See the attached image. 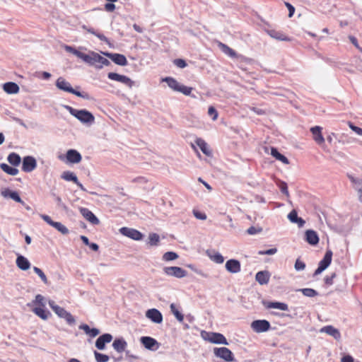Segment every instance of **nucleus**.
I'll use <instances>...</instances> for the list:
<instances>
[{
	"mask_svg": "<svg viewBox=\"0 0 362 362\" xmlns=\"http://www.w3.org/2000/svg\"><path fill=\"white\" fill-rule=\"evenodd\" d=\"M64 49L82 59L86 64L94 66L98 69H101L104 66H108L110 62L106 58L102 57L98 53L93 51H88L84 53L81 50L86 49L85 47H80L78 49L69 45H64Z\"/></svg>",
	"mask_w": 362,
	"mask_h": 362,
	"instance_id": "nucleus-1",
	"label": "nucleus"
},
{
	"mask_svg": "<svg viewBox=\"0 0 362 362\" xmlns=\"http://www.w3.org/2000/svg\"><path fill=\"white\" fill-rule=\"evenodd\" d=\"M64 107L86 127H90L95 123L94 115L87 110H78L66 105Z\"/></svg>",
	"mask_w": 362,
	"mask_h": 362,
	"instance_id": "nucleus-2",
	"label": "nucleus"
},
{
	"mask_svg": "<svg viewBox=\"0 0 362 362\" xmlns=\"http://www.w3.org/2000/svg\"><path fill=\"white\" fill-rule=\"evenodd\" d=\"M56 86L58 89L64 92L72 93L76 96L88 99L87 93H82L78 90H74L69 82L66 81L63 77H59L56 81Z\"/></svg>",
	"mask_w": 362,
	"mask_h": 362,
	"instance_id": "nucleus-3",
	"label": "nucleus"
},
{
	"mask_svg": "<svg viewBox=\"0 0 362 362\" xmlns=\"http://www.w3.org/2000/svg\"><path fill=\"white\" fill-rule=\"evenodd\" d=\"M201 336L205 341L216 344L228 345L226 338L221 333L202 331Z\"/></svg>",
	"mask_w": 362,
	"mask_h": 362,
	"instance_id": "nucleus-4",
	"label": "nucleus"
},
{
	"mask_svg": "<svg viewBox=\"0 0 362 362\" xmlns=\"http://www.w3.org/2000/svg\"><path fill=\"white\" fill-rule=\"evenodd\" d=\"M163 81L167 83L168 86L175 91L180 92L185 95H190L192 88L186 86L172 77H165Z\"/></svg>",
	"mask_w": 362,
	"mask_h": 362,
	"instance_id": "nucleus-5",
	"label": "nucleus"
},
{
	"mask_svg": "<svg viewBox=\"0 0 362 362\" xmlns=\"http://www.w3.org/2000/svg\"><path fill=\"white\" fill-rule=\"evenodd\" d=\"M214 354L216 357H218L225 361L232 362L234 361L233 354L226 347L214 348Z\"/></svg>",
	"mask_w": 362,
	"mask_h": 362,
	"instance_id": "nucleus-6",
	"label": "nucleus"
},
{
	"mask_svg": "<svg viewBox=\"0 0 362 362\" xmlns=\"http://www.w3.org/2000/svg\"><path fill=\"white\" fill-rule=\"evenodd\" d=\"M40 216L43 219L47 224L54 228L59 232L63 235H66L69 233V229L62 223L56 222L52 220V218L46 214H40Z\"/></svg>",
	"mask_w": 362,
	"mask_h": 362,
	"instance_id": "nucleus-7",
	"label": "nucleus"
},
{
	"mask_svg": "<svg viewBox=\"0 0 362 362\" xmlns=\"http://www.w3.org/2000/svg\"><path fill=\"white\" fill-rule=\"evenodd\" d=\"M332 258V252L327 250L323 259L319 262L317 269L315 272V275H318L325 271L331 264Z\"/></svg>",
	"mask_w": 362,
	"mask_h": 362,
	"instance_id": "nucleus-8",
	"label": "nucleus"
},
{
	"mask_svg": "<svg viewBox=\"0 0 362 362\" xmlns=\"http://www.w3.org/2000/svg\"><path fill=\"white\" fill-rule=\"evenodd\" d=\"M119 233L134 240H141L144 237L140 231L132 228L122 227L119 229Z\"/></svg>",
	"mask_w": 362,
	"mask_h": 362,
	"instance_id": "nucleus-9",
	"label": "nucleus"
},
{
	"mask_svg": "<svg viewBox=\"0 0 362 362\" xmlns=\"http://www.w3.org/2000/svg\"><path fill=\"white\" fill-rule=\"evenodd\" d=\"M107 77L109 79L120 82L127 86L130 88H132L133 86L134 85V82L130 78L124 75H120L117 73L110 72L107 74Z\"/></svg>",
	"mask_w": 362,
	"mask_h": 362,
	"instance_id": "nucleus-10",
	"label": "nucleus"
},
{
	"mask_svg": "<svg viewBox=\"0 0 362 362\" xmlns=\"http://www.w3.org/2000/svg\"><path fill=\"white\" fill-rule=\"evenodd\" d=\"M164 273L170 276H174L178 279L187 276V272L179 267H165L163 268Z\"/></svg>",
	"mask_w": 362,
	"mask_h": 362,
	"instance_id": "nucleus-11",
	"label": "nucleus"
},
{
	"mask_svg": "<svg viewBox=\"0 0 362 362\" xmlns=\"http://www.w3.org/2000/svg\"><path fill=\"white\" fill-rule=\"evenodd\" d=\"M37 167L36 159L30 156H25L22 162V170L25 173L33 171Z\"/></svg>",
	"mask_w": 362,
	"mask_h": 362,
	"instance_id": "nucleus-12",
	"label": "nucleus"
},
{
	"mask_svg": "<svg viewBox=\"0 0 362 362\" xmlns=\"http://www.w3.org/2000/svg\"><path fill=\"white\" fill-rule=\"evenodd\" d=\"M252 329L257 332H267L270 328V323L266 320H257L251 323Z\"/></svg>",
	"mask_w": 362,
	"mask_h": 362,
	"instance_id": "nucleus-13",
	"label": "nucleus"
},
{
	"mask_svg": "<svg viewBox=\"0 0 362 362\" xmlns=\"http://www.w3.org/2000/svg\"><path fill=\"white\" fill-rule=\"evenodd\" d=\"M145 315L148 319L154 323L160 324L163 322V315L156 308L148 309L146 310Z\"/></svg>",
	"mask_w": 362,
	"mask_h": 362,
	"instance_id": "nucleus-14",
	"label": "nucleus"
},
{
	"mask_svg": "<svg viewBox=\"0 0 362 362\" xmlns=\"http://www.w3.org/2000/svg\"><path fill=\"white\" fill-rule=\"evenodd\" d=\"M140 341L146 349L149 350L156 351L159 347L158 341L151 337H142Z\"/></svg>",
	"mask_w": 362,
	"mask_h": 362,
	"instance_id": "nucleus-15",
	"label": "nucleus"
},
{
	"mask_svg": "<svg viewBox=\"0 0 362 362\" xmlns=\"http://www.w3.org/2000/svg\"><path fill=\"white\" fill-rule=\"evenodd\" d=\"M66 163H78L82 160V156L78 151L75 149H69L66 153Z\"/></svg>",
	"mask_w": 362,
	"mask_h": 362,
	"instance_id": "nucleus-16",
	"label": "nucleus"
},
{
	"mask_svg": "<svg viewBox=\"0 0 362 362\" xmlns=\"http://www.w3.org/2000/svg\"><path fill=\"white\" fill-rule=\"evenodd\" d=\"M102 54L103 55L109 57L116 64H118L120 66H126L127 64V60L123 54H117V53H109V52H102Z\"/></svg>",
	"mask_w": 362,
	"mask_h": 362,
	"instance_id": "nucleus-17",
	"label": "nucleus"
},
{
	"mask_svg": "<svg viewBox=\"0 0 362 362\" xmlns=\"http://www.w3.org/2000/svg\"><path fill=\"white\" fill-rule=\"evenodd\" d=\"M320 333H326L327 334L332 336L335 339L339 340L341 338V334L338 329L334 327L332 325H327L322 327L320 329Z\"/></svg>",
	"mask_w": 362,
	"mask_h": 362,
	"instance_id": "nucleus-18",
	"label": "nucleus"
},
{
	"mask_svg": "<svg viewBox=\"0 0 362 362\" xmlns=\"http://www.w3.org/2000/svg\"><path fill=\"white\" fill-rule=\"evenodd\" d=\"M80 213L87 221H88L92 224L98 225L100 223L99 219L88 209L81 208Z\"/></svg>",
	"mask_w": 362,
	"mask_h": 362,
	"instance_id": "nucleus-19",
	"label": "nucleus"
},
{
	"mask_svg": "<svg viewBox=\"0 0 362 362\" xmlns=\"http://www.w3.org/2000/svg\"><path fill=\"white\" fill-rule=\"evenodd\" d=\"M112 339V336L110 334H104L97 339L95 341V346L99 350H103L105 347V344L110 343Z\"/></svg>",
	"mask_w": 362,
	"mask_h": 362,
	"instance_id": "nucleus-20",
	"label": "nucleus"
},
{
	"mask_svg": "<svg viewBox=\"0 0 362 362\" xmlns=\"http://www.w3.org/2000/svg\"><path fill=\"white\" fill-rule=\"evenodd\" d=\"M305 241L311 245H316L319 243V237L317 233L313 230H307L305 233Z\"/></svg>",
	"mask_w": 362,
	"mask_h": 362,
	"instance_id": "nucleus-21",
	"label": "nucleus"
},
{
	"mask_svg": "<svg viewBox=\"0 0 362 362\" xmlns=\"http://www.w3.org/2000/svg\"><path fill=\"white\" fill-rule=\"evenodd\" d=\"M313 139L319 144L322 145L325 143V139L322 134V128L319 126L313 127L310 129Z\"/></svg>",
	"mask_w": 362,
	"mask_h": 362,
	"instance_id": "nucleus-22",
	"label": "nucleus"
},
{
	"mask_svg": "<svg viewBox=\"0 0 362 362\" xmlns=\"http://www.w3.org/2000/svg\"><path fill=\"white\" fill-rule=\"evenodd\" d=\"M226 269L230 273H238L240 271V263L236 259H229L226 263Z\"/></svg>",
	"mask_w": 362,
	"mask_h": 362,
	"instance_id": "nucleus-23",
	"label": "nucleus"
},
{
	"mask_svg": "<svg viewBox=\"0 0 362 362\" xmlns=\"http://www.w3.org/2000/svg\"><path fill=\"white\" fill-rule=\"evenodd\" d=\"M220 49L226 55L229 56L231 58H242L243 57L241 55L237 54V53L230 47H229L228 45L219 42L218 45Z\"/></svg>",
	"mask_w": 362,
	"mask_h": 362,
	"instance_id": "nucleus-24",
	"label": "nucleus"
},
{
	"mask_svg": "<svg viewBox=\"0 0 362 362\" xmlns=\"http://www.w3.org/2000/svg\"><path fill=\"white\" fill-rule=\"evenodd\" d=\"M16 263L17 267L23 271H26L30 267V262L23 255L17 257Z\"/></svg>",
	"mask_w": 362,
	"mask_h": 362,
	"instance_id": "nucleus-25",
	"label": "nucleus"
},
{
	"mask_svg": "<svg viewBox=\"0 0 362 362\" xmlns=\"http://www.w3.org/2000/svg\"><path fill=\"white\" fill-rule=\"evenodd\" d=\"M48 304L52 310L56 313V315H57V316L61 318L64 317L68 313V311H66L64 308L57 305L52 300H49L48 301Z\"/></svg>",
	"mask_w": 362,
	"mask_h": 362,
	"instance_id": "nucleus-26",
	"label": "nucleus"
},
{
	"mask_svg": "<svg viewBox=\"0 0 362 362\" xmlns=\"http://www.w3.org/2000/svg\"><path fill=\"white\" fill-rule=\"evenodd\" d=\"M270 274L267 271L258 272L256 274L255 279L261 285L267 284L269 281Z\"/></svg>",
	"mask_w": 362,
	"mask_h": 362,
	"instance_id": "nucleus-27",
	"label": "nucleus"
},
{
	"mask_svg": "<svg viewBox=\"0 0 362 362\" xmlns=\"http://www.w3.org/2000/svg\"><path fill=\"white\" fill-rule=\"evenodd\" d=\"M79 329L84 331V332L89 337L93 338L100 334V331L97 328H90L86 324H82L79 326Z\"/></svg>",
	"mask_w": 362,
	"mask_h": 362,
	"instance_id": "nucleus-28",
	"label": "nucleus"
},
{
	"mask_svg": "<svg viewBox=\"0 0 362 362\" xmlns=\"http://www.w3.org/2000/svg\"><path fill=\"white\" fill-rule=\"evenodd\" d=\"M350 181L354 184V187L358 192L359 199L362 202V179L356 178L352 175H349Z\"/></svg>",
	"mask_w": 362,
	"mask_h": 362,
	"instance_id": "nucleus-29",
	"label": "nucleus"
},
{
	"mask_svg": "<svg viewBox=\"0 0 362 362\" xmlns=\"http://www.w3.org/2000/svg\"><path fill=\"white\" fill-rule=\"evenodd\" d=\"M196 144L199 147L200 150L207 156H211V151L208 146V144L202 139H197L195 141Z\"/></svg>",
	"mask_w": 362,
	"mask_h": 362,
	"instance_id": "nucleus-30",
	"label": "nucleus"
},
{
	"mask_svg": "<svg viewBox=\"0 0 362 362\" xmlns=\"http://www.w3.org/2000/svg\"><path fill=\"white\" fill-rule=\"evenodd\" d=\"M265 306L267 308L278 309L283 311H287L288 310V305L281 302H267L265 303Z\"/></svg>",
	"mask_w": 362,
	"mask_h": 362,
	"instance_id": "nucleus-31",
	"label": "nucleus"
},
{
	"mask_svg": "<svg viewBox=\"0 0 362 362\" xmlns=\"http://www.w3.org/2000/svg\"><path fill=\"white\" fill-rule=\"evenodd\" d=\"M4 90L8 94H15L19 91L18 86L13 82H7L3 86Z\"/></svg>",
	"mask_w": 362,
	"mask_h": 362,
	"instance_id": "nucleus-32",
	"label": "nucleus"
},
{
	"mask_svg": "<svg viewBox=\"0 0 362 362\" xmlns=\"http://www.w3.org/2000/svg\"><path fill=\"white\" fill-rule=\"evenodd\" d=\"M33 312L42 320H47L50 313L45 309V307L39 306L33 309Z\"/></svg>",
	"mask_w": 362,
	"mask_h": 362,
	"instance_id": "nucleus-33",
	"label": "nucleus"
},
{
	"mask_svg": "<svg viewBox=\"0 0 362 362\" xmlns=\"http://www.w3.org/2000/svg\"><path fill=\"white\" fill-rule=\"evenodd\" d=\"M267 33L269 35L276 40H281V41H287L289 39L281 32L276 31L274 30H268Z\"/></svg>",
	"mask_w": 362,
	"mask_h": 362,
	"instance_id": "nucleus-34",
	"label": "nucleus"
},
{
	"mask_svg": "<svg viewBox=\"0 0 362 362\" xmlns=\"http://www.w3.org/2000/svg\"><path fill=\"white\" fill-rule=\"evenodd\" d=\"M112 346L117 352L121 353L124 351L127 342L122 339H117L114 341Z\"/></svg>",
	"mask_w": 362,
	"mask_h": 362,
	"instance_id": "nucleus-35",
	"label": "nucleus"
},
{
	"mask_svg": "<svg viewBox=\"0 0 362 362\" xmlns=\"http://www.w3.org/2000/svg\"><path fill=\"white\" fill-rule=\"evenodd\" d=\"M7 160L10 164L14 166H18L21 163V158L18 154L11 153L8 156Z\"/></svg>",
	"mask_w": 362,
	"mask_h": 362,
	"instance_id": "nucleus-36",
	"label": "nucleus"
},
{
	"mask_svg": "<svg viewBox=\"0 0 362 362\" xmlns=\"http://www.w3.org/2000/svg\"><path fill=\"white\" fill-rule=\"evenodd\" d=\"M0 168L4 172L10 175H16L18 173V170L17 168L11 167L6 163H1Z\"/></svg>",
	"mask_w": 362,
	"mask_h": 362,
	"instance_id": "nucleus-37",
	"label": "nucleus"
},
{
	"mask_svg": "<svg viewBox=\"0 0 362 362\" xmlns=\"http://www.w3.org/2000/svg\"><path fill=\"white\" fill-rule=\"evenodd\" d=\"M170 311L172 312V313L174 315V316L175 317V318L180 322H182L183 320H184V316L179 311V310L177 309V306L174 303H172L170 306Z\"/></svg>",
	"mask_w": 362,
	"mask_h": 362,
	"instance_id": "nucleus-38",
	"label": "nucleus"
},
{
	"mask_svg": "<svg viewBox=\"0 0 362 362\" xmlns=\"http://www.w3.org/2000/svg\"><path fill=\"white\" fill-rule=\"evenodd\" d=\"M62 178L66 181H71L73 182H78V178L76 175L70 171H64L62 174Z\"/></svg>",
	"mask_w": 362,
	"mask_h": 362,
	"instance_id": "nucleus-39",
	"label": "nucleus"
},
{
	"mask_svg": "<svg viewBox=\"0 0 362 362\" xmlns=\"http://www.w3.org/2000/svg\"><path fill=\"white\" fill-rule=\"evenodd\" d=\"M209 257L213 262L217 264H222L224 262V257L219 252H215L213 254H209Z\"/></svg>",
	"mask_w": 362,
	"mask_h": 362,
	"instance_id": "nucleus-40",
	"label": "nucleus"
},
{
	"mask_svg": "<svg viewBox=\"0 0 362 362\" xmlns=\"http://www.w3.org/2000/svg\"><path fill=\"white\" fill-rule=\"evenodd\" d=\"M178 258V255L175 252H167L163 255V260L170 262Z\"/></svg>",
	"mask_w": 362,
	"mask_h": 362,
	"instance_id": "nucleus-41",
	"label": "nucleus"
},
{
	"mask_svg": "<svg viewBox=\"0 0 362 362\" xmlns=\"http://www.w3.org/2000/svg\"><path fill=\"white\" fill-rule=\"evenodd\" d=\"M160 241V237L157 233H150L148 235V244L151 246L157 245Z\"/></svg>",
	"mask_w": 362,
	"mask_h": 362,
	"instance_id": "nucleus-42",
	"label": "nucleus"
},
{
	"mask_svg": "<svg viewBox=\"0 0 362 362\" xmlns=\"http://www.w3.org/2000/svg\"><path fill=\"white\" fill-rule=\"evenodd\" d=\"M298 291H300L305 296L307 297H315L317 296V292L313 288H301L299 289Z\"/></svg>",
	"mask_w": 362,
	"mask_h": 362,
	"instance_id": "nucleus-43",
	"label": "nucleus"
},
{
	"mask_svg": "<svg viewBox=\"0 0 362 362\" xmlns=\"http://www.w3.org/2000/svg\"><path fill=\"white\" fill-rule=\"evenodd\" d=\"M33 271L35 272V274H37L39 276V277L41 279V280L45 284H48L47 278L46 275L45 274V273L42 271L41 269H40L37 267H34Z\"/></svg>",
	"mask_w": 362,
	"mask_h": 362,
	"instance_id": "nucleus-44",
	"label": "nucleus"
},
{
	"mask_svg": "<svg viewBox=\"0 0 362 362\" xmlns=\"http://www.w3.org/2000/svg\"><path fill=\"white\" fill-rule=\"evenodd\" d=\"M95 357L97 362H107L109 360L108 356L97 351H95Z\"/></svg>",
	"mask_w": 362,
	"mask_h": 362,
	"instance_id": "nucleus-45",
	"label": "nucleus"
},
{
	"mask_svg": "<svg viewBox=\"0 0 362 362\" xmlns=\"http://www.w3.org/2000/svg\"><path fill=\"white\" fill-rule=\"evenodd\" d=\"M32 303L39 305L40 306L42 307H45L44 296H42L40 294H37Z\"/></svg>",
	"mask_w": 362,
	"mask_h": 362,
	"instance_id": "nucleus-46",
	"label": "nucleus"
},
{
	"mask_svg": "<svg viewBox=\"0 0 362 362\" xmlns=\"http://www.w3.org/2000/svg\"><path fill=\"white\" fill-rule=\"evenodd\" d=\"M278 185L279 187L280 188L281 192L283 194H284L286 197H289L287 184L285 182L279 181Z\"/></svg>",
	"mask_w": 362,
	"mask_h": 362,
	"instance_id": "nucleus-47",
	"label": "nucleus"
},
{
	"mask_svg": "<svg viewBox=\"0 0 362 362\" xmlns=\"http://www.w3.org/2000/svg\"><path fill=\"white\" fill-rule=\"evenodd\" d=\"M62 318L64 319L69 325H73L76 323L75 317L69 312Z\"/></svg>",
	"mask_w": 362,
	"mask_h": 362,
	"instance_id": "nucleus-48",
	"label": "nucleus"
},
{
	"mask_svg": "<svg viewBox=\"0 0 362 362\" xmlns=\"http://www.w3.org/2000/svg\"><path fill=\"white\" fill-rule=\"evenodd\" d=\"M295 269L298 272L303 271L305 268V264L300 260L299 259H297L295 265H294Z\"/></svg>",
	"mask_w": 362,
	"mask_h": 362,
	"instance_id": "nucleus-49",
	"label": "nucleus"
},
{
	"mask_svg": "<svg viewBox=\"0 0 362 362\" xmlns=\"http://www.w3.org/2000/svg\"><path fill=\"white\" fill-rule=\"evenodd\" d=\"M10 198L18 203H21L22 205H25V202L21 199L18 192H13V193H11Z\"/></svg>",
	"mask_w": 362,
	"mask_h": 362,
	"instance_id": "nucleus-50",
	"label": "nucleus"
},
{
	"mask_svg": "<svg viewBox=\"0 0 362 362\" xmlns=\"http://www.w3.org/2000/svg\"><path fill=\"white\" fill-rule=\"evenodd\" d=\"M276 252H277L276 248H271V249H269L267 250H260L258 252V254L260 255H273L276 254Z\"/></svg>",
	"mask_w": 362,
	"mask_h": 362,
	"instance_id": "nucleus-51",
	"label": "nucleus"
},
{
	"mask_svg": "<svg viewBox=\"0 0 362 362\" xmlns=\"http://www.w3.org/2000/svg\"><path fill=\"white\" fill-rule=\"evenodd\" d=\"M349 127L350 129L354 131L356 134L362 136V128L355 126L353 123L349 122Z\"/></svg>",
	"mask_w": 362,
	"mask_h": 362,
	"instance_id": "nucleus-52",
	"label": "nucleus"
},
{
	"mask_svg": "<svg viewBox=\"0 0 362 362\" xmlns=\"http://www.w3.org/2000/svg\"><path fill=\"white\" fill-rule=\"evenodd\" d=\"M208 115L212 117L213 120H216L218 117V112L212 106L209 107Z\"/></svg>",
	"mask_w": 362,
	"mask_h": 362,
	"instance_id": "nucleus-53",
	"label": "nucleus"
},
{
	"mask_svg": "<svg viewBox=\"0 0 362 362\" xmlns=\"http://www.w3.org/2000/svg\"><path fill=\"white\" fill-rule=\"evenodd\" d=\"M299 217L296 210H292L288 215V218L291 223H295Z\"/></svg>",
	"mask_w": 362,
	"mask_h": 362,
	"instance_id": "nucleus-54",
	"label": "nucleus"
},
{
	"mask_svg": "<svg viewBox=\"0 0 362 362\" xmlns=\"http://www.w3.org/2000/svg\"><path fill=\"white\" fill-rule=\"evenodd\" d=\"M174 64L181 69L187 66V63L185 62V61L181 59H175Z\"/></svg>",
	"mask_w": 362,
	"mask_h": 362,
	"instance_id": "nucleus-55",
	"label": "nucleus"
},
{
	"mask_svg": "<svg viewBox=\"0 0 362 362\" xmlns=\"http://www.w3.org/2000/svg\"><path fill=\"white\" fill-rule=\"evenodd\" d=\"M261 231H262V229L260 228H256L254 226H251L247 230V233L249 235H255V234L260 233Z\"/></svg>",
	"mask_w": 362,
	"mask_h": 362,
	"instance_id": "nucleus-56",
	"label": "nucleus"
},
{
	"mask_svg": "<svg viewBox=\"0 0 362 362\" xmlns=\"http://www.w3.org/2000/svg\"><path fill=\"white\" fill-rule=\"evenodd\" d=\"M271 155L278 160L282 156V154H281L276 148L273 147L271 149Z\"/></svg>",
	"mask_w": 362,
	"mask_h": 362,
	"instance_id": "nucleus-57",
	"label": "nucleus"
},
{
	"mask_svg": "<svg viewBox=\"0 0 362 362\" xmlns=\"http://www.w3.org/2000/svg\"><path fill=\"white\" fill-rule=\"evenodd\" d=\"M194 215L199 220H205L206 218V216L205 214L197 211H194Z\"/></svg>",
	"mask_w": 362,
	"mask_h": 362,
	"instance_id": "nucleus-58",
	"label": "nucleus"
},
{
	"mask_svg": "<svg viewBox=\"0 0 362 362\" xmlns=\"http://www.w3.org/2000/svg\"><path fill=\"white\" fill-rule=\"evenodd\" d=\"M286 7L288 8V11H289V13H288V17H292L294 12H295V8L289 3H285Z\"/></svg>",
	"mask_w": 362,
	"mask_h": 362,
	"instance_id": "nucleus-59",
	"label": "nucleus"
},
{
	"mask_svg": "<svg viewBox=\"0 0 362 362\" xmlns=\"http://www.w3.org/2000/svg\"><path fill=\"white\" fill-rule=\"evenodd\" d=\"M113 2H111V3H107L105 5V8L107 11H109V12H111V11H113L115 8V5L114 4H112Z\"/></svg>",
	"mask_w": 362,
	"mask_h": 362,
	"instance_id": "nucleus-60",
	"label": "nucleus"
},
{
	"mask_svg": "<svg viewBox=\"0 0 362 362\" xmlns=\"http://www.w3.org/2000/svg\"><path fill=\"white\" fill-rule=\"evenodd\" d=\"M335 277V274H333L330 276H326L325 278V281L326 284L332 285L333 284V279Z\"/></svg>",
	"mask_w": 362,
	"mask_h": 362,
	"instance_id": "nucleus-61",
	"label": "nucleus"
},
{
	"mask_svg": "<svg viewBox=\"0 0 362 362\" xmlns=\"http://www.w3.org/2000/svg\"><path fill=\"white\" fill-rule=\"evenodd\" d=\"M95 36L98 37L100 40L105 42L107 44L110 45V42L108 39L103 34L96 33Z\"/></svg>",
	"mask_w": 362,
	"mask_h": 362,
	"instance_id": "nucleus-62",
	"label": "nucleus"
},
{
	"mask_svg": "<svg viewBox=\"0 0 362 362\" xmlns=\"http://www.w3.org/2000/svg\"><path fill=\"white\" fill-rule=\"evenodd\" d=\"M13 191H11L9 189H5L1 191V194L5 198H6V197L10 198V194H11V193H13Z\"/></svg>",
	"mask_w": 362,
	"mask_h": 362,
	"instance_id": "nucleus-63",
	"label": "nucleus"
},
{
	"mask_svg": "<svg viewBox=\"0 0 362 362\" xmlns=\"http://www.w3.org/2000/svg\"><path fill=\"white\" fill-rule=\"evenodd\" d=\"M341 362H354V358L350 355H346L341 358Z\"/></svg>",
	"mask_w": 362,
	"mask_h": 362,
	"instance_id": "nucleus-64",
	"label": "nucleus"
}]
</instances>
